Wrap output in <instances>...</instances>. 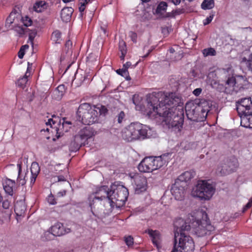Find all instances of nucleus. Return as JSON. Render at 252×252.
Listing matches in <instances>:
<instances>
[{
	"label": "nucleus",
	"instance_id": "f257e3e1",
	"mask_svg": "<svg viewBox=\"0 0 252 252\" xmlns=\"http://www.w3.org/2000/svg\"><path fill=\"white\" fill-rule=\"evenodd\" d=\"M181 99L175 93L162 92H154L147 95L145 112L149 117L154 115L161 117L163 125L168 128L180 130L184 120V110L176 107Z\"/></svg>",
	"mask_w": 252,
	"mask_h": 252
},
{
	"label": "nucleus",
	"instance_id": "f03ea898",
	"mask_svg": "<svg viewBox=\"0 0 252 252\" xmlns=\"http://www.w3.org/2000/svg\"><path fill=\"white\" fill-rule=\"evenodd\" d=\"M176 230L174 233V243L182 252H193L195 245L193 239L186 233L190 230V226L182 219L174 223Z\"/></svg>",
	"mask_w": 252,
	"mask_h": 252
},
{
	"label": "nucleus",
	"instance_id": "7ed1b4c3",
	"mask_svg": "<svg viewBox=\"0 0 252 252\" xmlns=\"http://www.w3.org/2000/svg\"><path fill=\"white\" fill-rule=\"evenodd\" d=\"M151 135V129L137 122L131 123L122 132L123 138L128 142L140 138L144 139L149 138Z\"/></svg>",
	"mask_w": 252,
	"mask_h": 252
},
{
	"label": "nucleus",
	"instance_id": "20e7f679",
	"mask_svg": "<svg viewBox=\"0 0 252 252\" xmlns=\"http://www.w3.org/2000/svg\"><path fill=\"white\" fill-rule=\"evenodd\" d=\"M96 106L87 103L81 104L77 112L79 121L83 124L90 125L98 122V112Z\"/></svg>",
	"mask_w": 252,
	"mask_h": 252
},
{
	"label": "nucleus",
	"instance_id": "39448f33",
	"mask_svg": "<svg viewBox=\"0 0 252 252\" xmlns=\"http://www.w3.org/2000/svg\"><path fill=\"white\" fill-rule=\"evenodd\" d=\"M203 217L205 216V219L202 220L193 218L192 222L191 223L190 229L198 237H203L206 235H210L215 230L214 227L208 221L207 219V214L202 212L199 213Z\"/></svg>",
	"mask_w": 252,
	"mask_h": 252
},
{
	"label": "nucleus",
	"instance_id": "423d86ee",
	"mask_svg": "<svg viewBox=\"0 0 252 252\" xmlns=\"http://www.w3.org/2000/svg\"><path fill=\"white\" fill-rule=\"evenodd\" d=\"M111 198L108 199V204L111 207L114 205H123L126 201L128 196V189L123 185L111 186Z\"/></svg>",
	"mask_w": 252,
	"mask_h": 252
},
{
	"label": "nucleus",
	"instance_id": "0eeeda50",
	"mask_svg": "<svg viewBox=\"0 0 252 252\" xmlns=\"http://www.w3.org/2000/svg\"><path fill=\"white\" fill-rule=\"evenodd\" d=\"M215 191L213 186L205 180H199L193 189L192 195L201 200H209Z\"/></svg>",
	"mask_w": 252,
	"mask_h": 252
},
{
	"label": "nucleus",
	"instance_id": "6e6552de",
	"mask_svg": "<svg viewBox=\"0 0 252 252\" xmlns=\"http://www.w3.org/2000/svg\"><path fill=\"white\" fill-rule=\"evenodd\" d=\"M185 109L188 118L195 122L202 121L203 117L200 112L201 108L194 105L193 102L187 103Z\"/></svg>",
	"mask_w": 252,
	"mask_h": 252
},
{
	"label": "nucleus",
	"instance_id": "1a4fd4ad",
	"mask_svg": "<svg viewBox=\"0 0 252 252\" xmlns=\"http://www.w3.org/2000/svg\"><path fill=\"white\" fill-rule=\"evenodd\" d=\"M238 166L236 160L226 159L218 166L217 171L222 175H225L234 171Z\"/></svg>",
	"mask_w": 252,
	"mask_h": 252
},
{
	"label": "nucleus",
	"instance_id": "9d476101",
	"mask_svg": "<svg viewBox=\"0 0 252 252\" xmlns=\"http://www.w3.org/2000/svg\"><path fill=\"white\" fill-rule=\"evenodd\" d=\"M187 184L176 181L172 185L171 192L175 198L178 200H182L185 196L186 190L187 189Z\"/></svg>",
	"mask_w": 252,
	"mask_h": 252
},
{
	"label": "nucleus",
	"instance_id": "9b49d317",
	"mask_svg": "<svg viewBox=\"0 0 252 252\" xmlns=\"http://www.w3.org/2000/svg\"><path fill=\"white\" fill-rule=\"evenodd\" d=\"M110 193H111V188L109 189L107 186H101L99 188L95 193L97 195L94 196L93 200L92 201H90L91 208H93V206L94 205L96 200L101 201L104 199L105 202L108 203V199L111 198Z\"/></svg>",
	"mask_w": 252,
	"mask_h": 252
},
{
	"label": "nucleus",
	"instance_id": "f8f14e48",
	"mask_svg": "<svg viewBox=\"0 0 252 252\" xmlns=\"http://www.w3.org/2000/svg\"><path fill=\"white\" fill-rule=\"evenodd\" d=\"M236 110L240 117L248 113H252V102L249 98L242 99L236 105Z\"/></svg>",
	"mask_w": 252,
	"mask_h": 252
},
{
	"label": "nucleus",
	"instance_id": "ddd939ff",
	"mask_svg": "<svg viewBox=\"0 0 252 252\" xmlns=\"http://www.w3.org/2000/svg\"><path fill=\"white\" fill-rule=\"evenodd\" d=\"M135 186V191L139 193L146 189L147 179L138 174L135 175L133 177Z\"/></svg>",
	"mask_w": 252,
	"mask_h": 252
},
{
	"label": "nucleus",
	"instance_id": "4468645a",
	"mask_svg": "<svg viewBox=\"0 0 252 252\" xmlns=\"http://www.w3.org/2000/svg\"><path fill=\"white\" fill-rule=\"evenodd\" d=\"M51 233L55 236H61L70 232V229H65L61 222L56 223L50 228Z\"/></svg>",
	"mask_w": 252,
	"mask_h": 252
},
{
	"label": "nucleus",
	"instance_id": "2eb2a0df",
	"mask_svg": "<svg viewBox=\"0 0 252 252\" xmlns=\"http://www.w3.org/2000/svg\"><path fill=\"white\" fill-rule=\"evenodd\" d=\"M150 157L145 158L139 164L138 170L141 172L150 173L154 171Z\"/></svg>",
	"mask_w": 252,
	"mask_h": 252
},
{
	"label": "nucleus",
	"instance_id": "dca6fc26",
	"mask_svg": "<svg viewBox=\"0 0 252 252\" xmlns=\"http://www.w3.org/2000/svg\"><path fill=\"white\" fill-rule=\"evenodd\" d=\"M152 161V165L153 166L154 170H157L162 167L166 163V160L164 159L165 156H161L159 157H149Z\"/></svg>",
	"mask_w": 252,
	"mask_h": 252
},
{
	"label": "nucleus",
	"instance_id": "f3484780",
	"mask_svg": "<svg viewBox=\"0 0 252 252\" xmlns=\"http://www.w3.org/2000/svg\"><path fill=\"white\" fill-rule=\"evenodd\" d=\"M147 232L151 237L153 244L157 248L159 249L160 247V238L159 232L157 230L149 229Z\"/></svg>",
	"mask_w": 252,
	"mask_h": 252
},
{
	"label": "nucleus",
	"instance_id": "a211bd4d",
	"mask_svg": "<svg viewBox=\"0 0 252 252\" xmlns=\"http://www.w3.org/2000/svg\"><path fill=\"white\" fill-rule=\"evenodd\" d=\"M26 211V205L23 200L17 201L14 206V211L17 216H22Z\"/></svg>",
	"mask_w": 252,
	"mask_h": 252
},
{
	"label": "nucleus",
	"instance_id": "6ab92c4d",
	"mask_svg": "<svg viewBox=\"0 0 252 252\" xmlns=\"http://www.w3.org/2000/svg\"><path fill=\"white\" fill-rule=\"evenodd\" d=\"M40 167L38 164L36 162H33L32 163L31 167V184L33 185L40 172Z\"/></svg>",
	"mask_w": 252,
	"mask_h": 252
},
{
	"label": "nucleus",
	"instance_id": "aec40b11",
	"mask_svg": "<svg viewBox=\"0 0 252 252\" xmlns=\"http://www.w3.org/2000/svg\"><path fill=\"white\" fill-rule=\"evenodd\" d=\"M14 180L6 178L3 183V189L5 192L9 195H12L13 193V187L15 186Z\"/></svg>",
	"mask_w": 252,
	"mask_h": 252
},
{
	"label": "nucleus",
	"instance_id": "412c9836",
	"mask_svg": "<svg viewBox=\"0 0 252 252\" xmlns=\"http://www.w3.org/2000/svg\"><path fill=\"white\" fill-rule=\"evenodd\" d=\"M195 175V172L193 171L190 170L186 171L181 174L176 181H179L180 182L187 184V182L189 181Z\"/></svg>",
	"mask_w": 252,
	"mask_h": 252
},
{
	"label": "nucleus",
	"instance_id": "4be33fe9",
	"mask_svg": "<svg viewBox=\"0 0 252 252\" xmlns=\"http://www.w3.org/2000/svg\"><path fill=\"white\" fill-rule=\"evenodd\" d=\"M241 125L245 127L252 128V113H248L241 116Z\"/></svg>",
	"mask_w": 252,
	"mask_h": 252
},
{
	"label": "nucleus",
	"instance_id": "5701e85b",
	"mask_svg": "<svg viewBox=\"0 0 252 252\" xmlns=\"http://www.w3.org/2000/svg\"><path fill=\"white\" fill-rule=\"evenodd\" d=\"M73 9L71 7L63 8L61 12V17L63 21L67 22L69 21L73 12Z\"/></svg>",
	"mask_w": 252,
	"mask_h": 252
},
{
	"label": "nucleus",
	"instance_id": "b1692460",
	"mask_svg": "<svg viewBox=\"0 0 252 252\" xmlns=\"http://www.w3.org/2000/svg\"><path fill=\"white\" fill-rule=\"evenodd\" d=\"M210 105L211 104L210 102L205 100L202 101L198 105H197V107H200V112L202 113V117L203 118L206 117L207 113L210 111Z\"/></svg>",
	"mask_w": 252,
	"mask_h": 252
},
{
	"label": "nucleus",
	"instance_id": "393cba45",
	"mask_svg": "<svg viewBox=\"0 0 252 252\" xmlns=\"http://www.w3.org/2000/svg\"><path fill=\"white\" fill-rule=\"evenodd\" d=\"M79 133L86 140L92 137L94 134V130L90 127H86L83 128L79 131Z\"/></svg>",
	"mask_w": 252,
	"mask_h": 252
},
{
	"label": "nucleus",
	"instance_id": "a878e982",
	"mask_svg": "<svg viewBox=\"0 0 252 252\" xmlns=\"http://www.w3.org/2000/svg\"><path fill=\"white\" fill-rule=\"evenodd\" d=\"M90 72L86 73L83 76L81 74H75V78L73 80V82H74L75 83H77L78 85H81L82 83L85 81L86 79H88L90 80L92 77V75H89Z\"/></svg>",
	"mask_w": 252,
	"mask_h": 252
},
{
	"label": "nucleus",
	"instance_id": "bb28decb",
	"mask_svg": "<svg viewBox=\"0 0 252 252\" xmlns=\"http://www.w3.org/2000/svg\"><path fill=\"white\" fill-rule=\"evenodd\" d=\"M17 166L18 168V176L17 178V183L19 184V185L23 186L26 183V177L27 176V173H25L24 175H22L21 173V164L18 163L17 164Z\"/></svg>",
	"mask_w": 252,
	"mask_h": 252
},
{
	"label": "nucleus",
	"instance_id": "cd10ccee",
	"mask_svg": "<svg viewBox=\"0 0 252 252\" xmlns=\"http://www.w3.org/2000/svg\"><path fill=\"white\" fill-rule=\"evenodd\" d=\"M86 141V139H84V137L79 133L74 136L72 143L76 145V149H79L80 147L84 144Z\"/></svg>",
	"mask_w": 252,
	"mask_h": 252
},
{
	"label": "nucleus",
	"instance_id": "c85d7f7f",
	"mask_svg": "<svg viewBox=\"0 0 252 252\" xmlns=\"http://www.w3.org/2000/svg\"><path fill=\"white\" fill-rule=\"evenodd\" d=\"M119 48L120 51L121 52V56L120 57L122 60H124L125 55L127 52V49L126 43L123 40H120L119 43Z\"/></svg>",
	"mask_w": 252,
	"mask_h": 252
},
{
	"label": "nucleus",
	"instance_id": "c756f323",
	"mask_svg": "<svg viewBox=\"0 0 252 252\" xmlns=\"http://www.w3.org/2000/svg\"><path fill=\"white\" fill-rule=\"evenodd\" d=\"M47 3L44 1H39L36 2L33 6L34 10L37 12H41L44 9L46 8Z\"/></svg>",
	"mask_w": 252,
	"mask_h": 252
},
{
	"label": "nucleus",
	"instance_id": "7c9ffc66",
	"mask_svg": "<svg viewBox=\"0 0 252 252\" xmlns=\"http://www.w3.org/2000/svg\"><path fill=\"white\" fill-rule=\"evenodd\" d=\"M51 39L56 44H60L62 40L61 32L58 30L55 31L52 33Z\"/></svg>",
	"mask_w": 252,
	"mask_h": 252
},
{
	"label": "nucleus",
	"instance_id": "2f4dec72",
	"mask_svg": "<svg viewBox=\"0 0 252 252\" xmlns=\"http://www.w3.org/2000/svg\"><path fill=\"white\" fill-rule=\"evenodd\" d=\"M214 0H204L201 4V8L203 9H211L214 7Z\"/></svg>",
	"mask_w": 252,
	"mask_h": 252
},
{
	"label": "nucleus",
	"instance_id": "473e14b6",
	"mask_svg": "<svg viewBox=\"0 0 252 252\" xmlns=\"http://www.w3.org/2000/svg\"><path fill=\"white\" fill-rule=\"evenodd\" d=\"M64 85L59 86L54 92V94L57 95V99H60L64 94Z\"/></svg>",
	"mask_w": 252,
	"mask_h": 252
},
{
	"label": "nucleus",
	"instance_id": "72a5a7b5",
	"mask_svg": "<svg viewBox=\"0 0 252 252\" xmlns=\"http://www.w3.org/2000/svg\"><path fill=\"white\" fill-rule=\"evenodd\" d=\"M167 7V4L166 2H160L157 6L156 13L157 14H161L162 12L165 11Z\"/></svg>",
	"mask_w": 252,
	"mask_h": 252
},
{
	"label": "nucleus",
	"instance_id": "f704fd0d",
	"mask_svg": "<svg viewBox=\"0 0 252 252\" xmlns=\"http://www.w3.org/2000/svg\"><path fill=\"white\" fill-rule=\"evenodd\" d=\"M202 53L204 57L215 56L216 55V52L213 48H208L203 49Z\"/></svg>",
	"mask_w": 252,
	"mask_h": 252
},
{
	"label": "nucleus",
	"instance_id": "c9c22d12",
	"mask_svg": "<svg viewBox=\"0 0 252 252\" xmlns=\"http://www.w3.org/2000/svg\"><path fill=\"white\" fill-rule=\"evenodd\" d=\"M242 62L246 63L247 66L252 72V53L250 55L248 59H247L245 57L243 58Z\"/></svg>",
	"mask_w": 252,
	"mask_h": 252
},
{
	"label": "nucleus",
	"instance_id": "e433bc0d",
	"mask_svg": "<svg viewBox=\"0 0 252 252\" xmlns=\"http://www.w3.org/2000/svg\"><path fill=\"white\" fill-rule=\"evenodd\" d=\"M96 106V109L97 110V112L98 111V118H99V116L101 115H105L107 113V109L106 108L105 106L103 105H97Z\"/></svg>",
	"mask_w": 252,
	"mask_h": 252
},
{
	"label": "nucleus",
	"instance_id": "4c0bfd02",
	"mask_svg": "<svg viewBox=\"0 0 252 252\" xmlns=\"http://www.w3.org/2000/svg\"><path fill=\"white\" fill-rule=\"evenodd\" d=\"M116 72L122 76L125 77L126 80H130L131 79L129 75L128 71L124 70L123 68L119 69L116 70Z\"/></svg>",
	"mask_w": 252,
	"mask_h": 252
},
{
	"label": "nucleus",
	"instance_id": "58836bf2",
	"mask_svg": "<svg viewBox=\"0 0 252 252\" xmlns=\"http://www.w3.org/2000/svg\"><path fill=\"white\" fill-rule=\"evenodd\" d=\"M28 32H29V40L30 41V42L33 44V41L34 38H35L36 34L37 32L35 29L34 30H28Z\"/></svg>",
	"mask_w": 252,
	"mask_h": 252
},
{
	"label": "nucleus",
	"instance_id": "ea45409f",
	"mask_svg": "<svg viewBox=\"0 0 252 252\" xmlns=\"http://www.w3.org/2000/svg\"><path fill=\"white\" fill-rule=\"evenodd\" d=\"M27 77L24 76L23 78L19 79L17 82V85L18 86L24 88L25 85L26 84L27 82Z\"/></svg>",
	"mask_w": 252,
	"mask_h": 252
},
{
	"label": "nucleus",
	"instance_id": "a19ab883",
	"mask_svg": "<svg viewBox=\"0 0 252 252\" xmlns=\"http://www.w3.org/2000/svg\"><path fill=\"white\" fill-rule=\"evenodd\" d=\"M29 48V45H25L21 46L20 50L18 53V57L20 59H23L25 55V50Z\"/></svg>",
	"mask_w": 252,
	"mask_h": 252
},
{
	"label": "nucleus",
	"instance_id": "79ce46f5",
	"mask_svg": "<svg viewBox=\"0 0 252 252\" xmlns=\"http://www.w3.org/2000/svg\"><path fill=\"white\" fill-rule=\"evenodd\" d=\"M125 241L128 246H131L133 244V239L131 236H128L125 238Z\"/></svg>",
	"mask_w": 252,
	"mask_h": 252
},
{
	"label": "nucleus",
	"instance_id": "37998d69",
	"mask_svg": "<svg viewBox=\"0 0 252 252\" xmlns=\"http://www.w3.org/2000/svg\"><path fill=\"white\" fill-rule=\"evenodd\" d=\"M23 22L24 26L27 27L32 25V21L29 17L26 16L23 19Z\"/></svg>",
	"mask_w": 252,
	"mask_h": 252
},
{
	"label": "nucleus",
	"instance_id": "c03bdc74",
	"mask_svg": "<svg viewBox=\"0 0 252 252\" xmlns=\"http://www.w3.org/2000/svg\"><path fill=\"white\" fill-rule=\"evenodd\" d=\"M15 30L20 34H24L25 32H28V30H29V29H27V28H22V27H18L16 28Z\"/></svg>",
	"mask_w": 252,
	"mask_h": 252
},
{
	"label": "nucleus",
	"instance_id": "a18cd8bd",
	"mask_svg": "<svg viewBox=\"0 0 252 252\" xmlns=\"http://www.w3.org/2000/svg\"><path fill=\"white\" fill-rule=\"evenodd\" d=\"M226 84L230 86H233L236 84V80L234 77H230L226 81Z\"/></svg>",
	"mask_w": 252,
	"mask_h": 252
},
{
	"label": "nucleus",
	"instance_id": "49530a36",
	"mask_svg": "<svg viewBox=\"0 0 252 252\" xmlns=\"http://www.w3.org/2000/svg\"><path fill=\"white\" fill-rule=\"evenodd\" d=\"M214 15L212 14V15H210L209 17H208L206 19H205L203 21L204 25L206 26V25L209 24V23H210L211 22V21H212V20L214 18Z\"/></svg>",
	"mask_w": 252,
	"mask_h": 252
},
{
	"label": "nucleus",
	"instance_id": "de8ad7c7",
	"mask_svg": "<svg viewBox=\"0 0 252 252\" xmlns=\"http://www.w3.org/2000/svg\"><path fill=\"white\" fill-rule=\"evenodd\" d=\"M118 122L119 123H122L123 120L125 117V113L123 111H121L118 115Z\"/></svg>",
	"mask_w": 252,
	"mask_h": 252
},
{
	"label": "nucleus",
	"instance_id": "09e8293b",
	"mask_svg": "<svg viewBox=\"0 0 252 252\" xmlns=\"http://www.w3.org/2000/svg\"><path fill=\"white\" fill-rule=\"evenodd\" d=\"M129 36L133 42H136L137 34L135 32H129Z\"/></svg>",
	"mask_w": 252,
	"mask_h": 252
},
{
	"label": "nucleus",
	"instance_id": "8fccbe9b",
	"mask_svg": "<svg viewBox=\"0 0 252 252\" xmlns=\"http://www.w3.org/2000/svg\"><path fill=\"white\" fill-rule=\"evenodd\" d=\"M252 206V198L250 200L249 202L245 205L243 208V212H245L248 209Z\"/></svg>",
	"mask_w": 252,
	"mask_h": 252
},
{
	"label": "nucleus",
	"instance_id": "3c124183",
	"mask_svg": "<svg viewBox=\"0 0 252 252\" xmlns=\"http://www.w3.org/2000/svg\"><path fill=\"white\" fill-rule=\"evenodd\" d=\"M131 66V63L130 62H126V63L124 64L123 65V69L126 71H127V69L130 67Z\"/></svg>",
	"mask_w": 252,
	"mask_h": 252
},
{
	"label": "nucleus",
	"instance_id": "603ef678",
	"mask_svg": "<svg viewBox=\"0 0 252 252\" xmlns=\"http://www.w3.org/2000/svg\"><path fill=\"white\" fill-rule=\"evenodd\" d=\"M10 206V202L7 200H5L2 202V207L4 209H8Z\"/></svg>",
	"mask_w": 252,
	"mask_h": 252
},
{
	"label": "nucleus",
	"instance_id": "864d4df0",
	"mask_svg": "<svg viewBox=\"0 0 252 252\" xmlns=\"http://www.w3.org/2000/svg\"><path fill=\"white\" fill-rule=\"evenodd\" d=\"M201 91H202V89L201 88H197V89H195L193 91V94L195 96H198L201 94Z\"/></svg>",
	"mask_w": 252,
	"mask_h": 252
},
{
	"label": "nucleus",
	"instance_id": "5fc2aeb1",
	"mask_svg": "<svg viewBox=\"0 0 252 252\" xmlns=\"http://www.w3.org/2000/svg\"><path fill=\"white\" fill-rule=\"evenodd\" d=\"M65 48H67L68 50L70 49L72 47V42L69 40H67L65 44Z\"/></svg>",
	"mask_w": 252,
	"mask_h": 252
},
{
	"label": "nucleus",
	"instance_id": "6e6d98bb",
	"mask_svg": "<svg viewBox=\"0 0 252 252\" xmlns=\"http://www.w3.org/2000/svg\"><path fill=\"white\" fill-rule=\"evenodd\" d=\"M48 201L51 204H55L56 203L53 199V196H49L48 198Z\"/></svg>",
	"mask_w": 252,
	"mask_h": 252
},
{
	"label": "nucleus",
	"instance_id": "4d7b16f0",
	"mask_svg": "<svg viewBox=\"0 0 252 252\" xmlns=\"http://www.w3.org/2000/svg\"><path fill=\"white\" fill-rule=\"evenodd\" d=\"M85 5L83 4H80V6L79 7V11L81 13V16H82V12L85 10Z\"/></svg>",
	"mask_w": 252,
	"mask_h": 252
},
{
	"label": "nucleus",
	"instance_id": "13d9d810",
	"mask_svg": "<svg viewBox=\"0 0 252 252\" xmlns=\"http://www.w3.org/2000/svg\"><path fill=\"white\" fill-rule=\"evenodd\" d=\"M66 192V191L65 190H63L62 191L59 192L57 194V195L59 197H62L65 195Z\"/></svg>",
	"mask_w": 252,
	"mask_h": 252
},
{
	"label": "nucleus",
	"instance_id": "bf43d9fd",
	"mask_svg": "<svg viewBox=\"0 0 252 252\" xmlns=\"http://www.w3.org/2000/svg\"><path fill=\"white\" fill-rule=\"evenodd\" d=\"M171 252H182L176 245V244H174V247L172 251Z\"/></svg>",
	"mask_w": 252,
	"mask_h": 252
},
{
	"label": "nucleus",
	"instance_id": "052dcab7",
	"mask_svg": "<svg viewBox=\"0 0 252 252\" xmlns=\"http://www.w3.org/2000/svg\"><path fill=\"white\" fill-rule=\"evenodd\" d=\"M32 63H28V68H27V72L25 75V76H28L27 74L29 72V71H30V69H31V67H32Z\"/></svg>",
	"mask_w": 252,
	"mask_h": 252
},
{
	"label": "nucleus",
	"instance_id": "680f3d73",
	"mask_svg": "<svg viewBox=\"0 0 252 252\" xmlns=\"http://www.w3.org/2000/svg\"><path fill=\"white\" fill-rule=\"evenodd\" d=\"M51 123H52L53 124H54L55 123V121H54L52 119H49L48 120V122L46 123V124L47 125H50L51 126H52Z\"/></svg>",
	"mask_w": 252,
	"mask_h": 252
},
{
	"label": "nucleus",
	"instance_id": "e2e57ef3",
	"mask_svg": "<svg viewBox=\"0 0 252 252\" xmlns=\"http://www.w3.org/2000/svg\"><path fill=\"white\" fill-rule=\"evenodd\" d=\"M56 130L57 131L56 137L57 138H59L61 136V132H59V131H60V128H56Z\"/></svg>",
	"mask_w": 252,
	"mask_h": 252
},
{
	"label": "nucleus",
	"instance_id": "0e129e2a",
	"mask_svg": "<svg viewBox=\"0 0 252 252\" xmlns=\"http://www.w3.org/2000/svg\"><path fill=\"white\" fill-rule=\"evenodd\" d=\"M90 0H79V3L80 4H83L84 5H86V4L88 3V2Z\"/></svg>",
	"mask_w": 252,
	"mask_h": 252
},
{
	"label": "nucleus",
	"instance_id": "69168bd1",
	"mask_svg": "<svg viewBox=\"0 0 252 252\" xmlns=\"http://www.w3.org/2000/svg\"><path fill=\"white\" fill-rule=\"evenodd\" d=\"M172 1L174 4L178 5L180 3L181 0H172Z\"/></svg>",
	"mask_w": 252,
	"mask_h": 252
},
{
	"label": "nucleus",
	"instance_id": "338daca9",
	"mask_svg": "<svg viewBox=\"0 0 252 252\" xmlns=\"http://www.w3.org/2000/svg\"><path fill=\"white\" fill-rule=\"evenodd\" d=\"M65 179L63 176H59L58 177V181H64Z\"/></svg>",
	"mask_w": 252,
	"mask_h": 252
},
{
	"label": "nucleus",
	"instance_id": "774afa93",
	"mask_svg": "<svg viewBox=\"0 0 252 252\" xmlns=\"http://www.w3.org/2000/svg\"><path fill=\"white\" fill-rule=\"evenodd\" d=\"M182 12H183L182 10L180 9H177L175 11V13L177 14H180L182 13Z\"/></svg>",
	"mask_w": 252,
	"mask_h": 252
}]
</instances>
